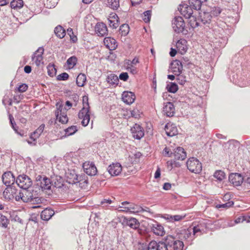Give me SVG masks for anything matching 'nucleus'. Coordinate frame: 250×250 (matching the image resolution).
Segmentation results:
<instances>
[{
  "instance_id": "nucleus-1",
  "label": "nucleus",
  "mask_w": 250,
  "mask_h": 250,
  "mask_svg": "<svg viewBox=\"0 0 250 250\" xmlns=\"http://www.w3.org/2000/svg\"><path fill=\"white\" fill-rule=\"evenodd\" d=\"M56 105V109L55 111V114L56 120L62 124L67 123L68 117L67 114V111L72 107V103L69 101H67L65 102V106L62 103L60 102H58Z\"/></svg>"
},
{
  "instance_id": "nucleus-2",
  "label": "nucleus",
  "mask_w": 250,
  "mask_h": 250,
  "mask_svg": "<svg viewBox=\"0 0 250 250\" xmlns=\"http://www.w3.org/2000/svg\"><path fill=\"white\" fill-rule=\"evenodd\" d=\"M83 107L78 113V117L82 120L81 123L83 126H87L90 121L89 105L88 102V97H83Z\"/></svg>"
},
{
  "instance_id": "nucleus-3",
  "label": "nucleus",
  "mask_w": 250,
  "mask_h": 250,
  "mask_svg": "<svg viewBox=\"0 0 250 250\" xmlns=\"http://www.w3.org/2000/svg\"><path fill=\"white\" fill-rule=\"evenodd\" d=\"M163 154L169 157L173 158L175 160L183 161L187 157V153L184 149L181 147H178L172 152L171 149L166 147L163 151Z\"/></svg>"
},
{
  "instance_id": "nucleus-4",
  "label": "nucleus",
  "mask_w": 250,
  "mask_h": 250,
  "mask_svg": "<svg viewBox=\"0 0 250 250\" xmlns=\"http://www.w3.org/2000/svg\"><path fill=\"white\" fill-rule=\"evenodd\" d=\"M118 208L120 212H129L136 213L144 211V209L141 207L127 201L122 202L118 206Z\"/></svg>"
},
{
  "instance_id": "nucleus-5",
  "label": "nucleus",
  "mask_w": 250,
  "mask_h": 250,
  "mask_svg": "<svg viewBox=\"0 0 250 250\" xmlns=\"http://www.w3.org/2000/svg\"><path fill=\"white\" fill-rule=\"evenodd\" d=\"M187 166L190 171L194 173H199L202 169L201 163L194 157L190 158L188 160Z\"/></svg>"
},
{
  "instance_id": "nucleus-6",
  "label": "nucleus",
  "mask_w": 250,
  "mask_h": 250,
  "mask_svg": "<svg viewBox=\"0 0 250 250\" xmlns=\"http://www.w3.org/2000/svg\"><path fill=\"white\" fill-rule=\"evenodd\" d=\"M167 244L170 247H172L173 250H183L184 243L176 239L172 235H168L166 238Z\"/></svg>"
},
{
  "instance_id": "nucleus-7",
  "label": "nucleus",
  "mask_w": 250,
  "mask_h": 250,
  "mask_svg": "<svg viewBox=\"0 0 250 250\" xmlns=\"http://www.w3.org/2000/svg\"><path fill=\"white\" fill-rule=\"evenodd\" d=\"M186 10L183 11L182 14L183 16L188 19V24L192 28L198 26L199 23L197 22L196 17L192 15V10L190 7H186Z\"/></svg>"
},
{
  "instance_id": "nucleus-8",
  "label": "nucleus",
  "mask_w": 250,
  "mask_h": 250,
  "mask_svg": "<svg viewBox=\"0 0 250 250\" xmlns=\"http://www.w3.org/2000/svg\"><path fill=\"white\" fill-rule=\"evenodd\" d=\"M16 183L19 187L23 189H27L32 185L31 179L26 175H19L17 180Z\"/></svg>"
},
{
  "instance_id": "nucleus-9",
  "label": "nucleus",
  "mask_w": 250,
  "mask_h": 250,
  "mask_svg": "<svg viewBox=\"0 0 250 250\" xmlns=\"http://www.w3.org/2000/svg\"><path fill=\"white\" fill-rule=\"evenodd\" d=\"M139 59L135 57L132 61L126 60L125 62V67L127 71L132 74H136L138 73V69L136 65L139 63Z\"/></svg>"
},
{
  "instance_id": "nucleus-10",
  "label": "nucleus",
  "mask_w": 250,
  "mask_h": 250,
  "mask_svg": "<svg viewBox=\"0 0 250 250\" xmlns=\"http://www.w3.org/2000/svg\"><path fill=\"white\" fill-rule=\"evenodd\" d=\"M172 27L174 30L177 33H184V29L185 27V23L182 17H176L172 21Z\"/></svg>"
},
{
  "instance_id": "nucleus-11",
  "label": "nucleus",
  "mask_w": 250,
  "mask_h": 250,
  "mask_svg": "<svg viewBox=\"0 0 250 250\" xmlns=\"http://www.w3.org/2000/svg\"><path fill=\"white\" fill-rule=\"evenodd\" d=\"M229 182L234 187L241 185L244 181V178L240 174L235 173H231L229 177Z\"/></svg>"
},
{
  "instance_id": "nucleus-12",
  "label": "nucleus",
  "mask_w": 250,
  "mask_h": 250,
  "mask_svg": "<svg viewBox=\"0 0 250 250\" xmlns=\"http://www.w3.org/2000/svg\"><path fill=\"white\" fill-rule=\"evenodd\" d=\"M83 167L84 172L89 175H95L97 172V167L92 162L89 161L85 162L83 164Z\"/></svg>"
},
{
  "instance_id": "nucleus-13",
  "label": "nucleus",
  "mask_w": 250,
  "mask_h": 250,
  "mask_svg": "<svg viewBox=\"0 0 250 250\" xmlns=\"http://www.w3.org/2000/svg\"><path fill=\"white\" fill-rule=\"evenodd\" d=\"M107 170L111 176H118L122 171V167L119 163H112L108 167Z\"/></svg>"
},
{
  "instance_id": "nucleus-14",
  "label": "nucleus",
  "mask_w": 250,
  "mask_h": 250,
  "mask_svg": "<svg viewBox=\"0 0 250 250\" xmlns=\"http://www.w3.org/2000/svg\"><path fill=\"white\" fill-rule=\"evenodd\" d=\"M45 127L44 124L41 125L34 132H33L30 136V138L32 141L28 140L27 142L29 144H32L35 145L36 143V140L38 138L41 134L42 133Z\"/></svg>"
},
{
  "instance_id": "nucleus-15",
  "label": "nucleus",
  "mask_w": 250,
  "mask_h": 250,
  "mask_svg": "<svg viewBox=\"0 0 250 250\" xmlns=\"http://www.w3.org/2000/svg\"><path fill=\"white\" fill-rule=\"evenodd\" d=\"M178 51L181 54H185L188 48V42L184 39H180L176 44Z\"/></svg>"
},
{
  "instance_id": "nucleus-16",
  "label": "nucleus",
  "mask_w": 250,
  "mask_h": 250,
  "mask_svg": "<svg viewBox=\"0 0 250 250\" xmlns=\"http://www.w3.org/2000/svg\"><path fill=\"white\" fill-rule=\"evenodd\" d=\"M131 131L133 136L136 139H140L144 135V132L143 128L138 124H135L131 127Z\"/></svg>"
},
{
  "instance_id": "nucleus-17",
  "label": "nucleus",
  "mask_w": 250,
  "mask_h": 250,
  "mask_svg": "<svg viewBox=\"0 0 250 250\" xmlns=\"http://www.w3.org/2000/svg\"><path fill=\"white\" fill-rule=\"evenodd\" d=\"M44 50L42 48H40L34 53V56L32 57V61L37 66H40L43 63L42 54Z\"/></svg>"
},
{
  "instance_id": "nucleus-18",
  "label": "nucleus",
  "mask_w": 250,
  "mask_h": 250,
  "mask_svg": "<svg viewBox=\"0 0 250 250\" xmlns=\"http://www.w3.org/2000/svg\"><path fill=\"white\" fill-rule=\"evenodd\" d=\"M95 31L99 36L103 37L107 34V28L103 22H98L95 26Z\"/></svg>"
},
{
  "instance_id": "nucleus-19",
  "label": "nucleus",
  "mask_w": 250,
  "mask_h": 250,
  "mask_svg": "<svg viewBox=\"0 0 250 250\" xmlns=\"http://www.w3.org/2000/svg\"><path fill=\"white\" fill-rule=\"evenodd\" d=\"M175 107L171 102L166 103L163 107V112L167 117H172L175 114Z\"/></svg>"
},
{
  "instance_id": "nucleus-20",
  "label": "nucleus",
  "mask_w": 250,
  "mask_h": 250,
  "mask_svg": "<svg viewBox=\"0 0 250 250\" xmlns=\"http://www.w3.org/2000/svg\"><path fill=\"white\" fill-rule=\"evenodd\" d=\"M165 130L167 135L169 137L174 136L178 134V129L175 124L168 123L166 124Z\"/></svg>"
},
{
  "instance_id": "nucleus-21",
  "label": "nucleus",
  "mask_w": 250,
  "mask_h": 250,
  "mask_svg": "<svg viewBox=\"0 0 250 250\" xmlns=\"http://www.w3.org/2000/svg\"><path fill=\"white\" fill-rule=\"evenodd\" d=\"M2 180L4 184L8 187L14 184L15 178L13 173L10 171H8L5 172L2 175Z\"/></svg>"
},
{
  "instance_id": "nucleus-22",
  "label": "nucleus",
  "mask_w": 250,
  "mask_h": 250,
  "mask_svg": "<svg viewBox=\"0 0 250 250\" xmlns=\"http://www.w3.org/2000/svg\"><path fill=\"white\" fill-rule=\"evenodd\" d=\"M171 70L175 75L180 74L183 70L182 62L177 60L173 61L171 63Z\"/></svg>"
},
{
  "instance_id": "nucleus-23",
  "label": "nucleus",
  "mask_w": 250,
  "mask_h": 250,
  "mask_svg": "<svg viewBox=\"0 0 250 250\" xmlns=\"http://www.w3.org/2000/svg\"><path fill=\"white\" fill-rule=\"evenodd\" d=\"M110 27L116 29L119 25V19L117 15L115 13H111L108 18Z\"/></svg>"
},
{
  "instance_id": "nucleus-24",
  "label": "nucleus",
  "mask_w": 250,
  "mask_h": 250,
  "mask_svg": "<svg viewBox=\"0 0 250 250\" xmlns=\"http://www.w3.org/2000/svg\"><path fill=\"white\" fill-rule=\"evenodd\" d=\"M122 99L124 103L130 104L134 102L135 95L133 92L125 91L122 94Z\"/></svg>"
},
{
  "instance_id": "nucleus-25",
  "label": "nucleus",
  "mask_w": 250,
  "mask_h": 250,
  "mask_svg": "<svg viewBox=\"0 0 250 250\" xmlns=\"http://www.w3.org/2000/svg\"><path fill=\"white\" fill-rule=\"evenodd\" d=\"M104 44L106 47L110 50H115L118 45L116 40L111 37H106L104 39Z\"/></svg>"
},
{
  "instance_id": "nucleus-26",
  "label": "nucleus",
  "mask_w": 250,
  "mask_h": 250,
  "mask_svg": "<svg viewBox=\"0 0 250 250\" xmlns=\"http://www.w3.org/2000/svg\"><path fill=\"white\" fill-rule=\"evenodd\" d=\"M124 222L125 223L127 226L133 229H137L140 225L139 222L135 218H125L124 219Z\"/></svg>"
},
{
  "instance_id": "nucleus-27",
  "label": "nucleus",
  "mask_w": 250,
  "mask_h": 250,
  "mask_svg": "<svg viewBox=\"0 0 250 250\" xmlns=\"http://www.w3.org/2000/svg\"><path fill=\"white\" fill-rule=\"evenodd\" d=\"M20 196L24 202H31L33 200L32 193L27 189H23L22 191L20 192Z\"/></svg>"
},
{
  "instance_id": "nucleus-28",
  "label": "nucleus",
  "mask_w": 250,
  "mask_h": 250,
  "mask_svg": "<svg viewBox=\"0 0 250 250\" xmlns=\"http://www.w3.org/2000/svg\"><path fill=\"white\" fill-rule=\"evenodd\" d=\"M151 230L155 234L158 236H163L165 233L164 227L158 223L153 224Z\"/></svg>"
},
{
  "instance_id": "nucleus-29",
  "label": "nucleus",
  "mask_w": 250,
  "mask_h": 250,
  "mask_svg": "<svg viewBox=\"0 0 250 250\" xmlns=\"http://www.w3.org/2000/svg\"><path fill=\"white\" fill-rule=\"evenodd\" d=\"M141 156L142 154L140 152H137L131 156H129L128 157V161L133 166H134V168H136V165H138L139 164Z\"/></svg>"
},
{
  "instance_id": "nucleus-30",
  "label": "nucleus",
  "mask_w": 250,
  "mask_h": 250,
  "mask_svg": "<svg viewBox=\"0 0 250 250\" xmlns=\"http://www.w3.org/2000/svg\"><path fill=\"white\" fill-rule=\"evenodd\" d=\"M54 214V211L53 210L46 208L41 212V217L42 220L47 221L51 218Z\"/></svg>"
},
{
  "instance_id": "nucleus-31",
  "label": "nucleus",
  "mask_w": 250,
  "mask_h": 250,
  "mask_svg": "<svg viewBox=\"0 0 250 250\" xmlns=\"http://www.w3.org/2000/svg\"><path fill=\"white\" fill-rule=\"evenodd\" d=\"M40 186L43 190L50 189L52 186L50 180L48 178L44 177L41 181Z\"/></svg>"
},
{
  "instance_id": "nucleus-32",
  "label": "nucleus",
  "mask_w": 250,
  "mask_h": 250,
  "mask_svg": "<svg viewBox=\"0 0 250 250\" xmlns=\"http://www.w3.org/2000/svg\"><path fill=\"white\" fill-rule=\"evenodd\" d=\"M78 183L81 188H85L88 183L87 177L84 174L79 175Z\"/></svg>"
},
{
  "instance_id": "nucleus-33",
  "label": "nucleus",
  "mask_w": 250,
  "mask_h": 250,
  "mask_svg": "<svg viewBox=\"0 0 250 250\" xmlns=\"http://www.w3.org/2000/svg\"><path fill=\"white\" fill-rule=\"evenodd\" d=\"M200 19L203 24L209 23L211 20L212 16L208 12H203L201 13L200 16Z\"/></svg>"
},
{
  "instance_id": "nucleus-34",
  "label": "nucleus",
  "mask_w": 250,
  "mask_h": 250,
  "mask_svg": "<svg viewBox=\"0 0 250 250\" xmlns=\"http://www.w3.org/2000/svg\"><path fill=\"white\" fill-rule=\"evenodd\" d=\"M56 35L59 38L62 39L65 35V30L61 25L56 26L54 30Z\"/></svg>"
},
{
  "instance_id": "nucleus-35",
  "label": "nucleus",
  "mask_w": 250,
  "mask_h": 250,
  "mask_svg": "<svg viewBox=\"0 0 250 250\" xmlns=\"http://www.w3.org/2000/svg\"><path fill=\"white\" fill-rule=\"evenodd\" d=\"M79 175L76 174L75 173L72 174H67V182L70 184H75L78 183V178Z\"/></svg>"
},
{
  "instance_id": "nucleus-36",
  "label": "nucleus",
  "mask_w": 250,
  "mask_h": 250,
  "mask_svg": "<svg viewBox=\"0 0 250 250\" xmlns=\"http://www.w3.org/2000/svg\"><path fill=\"white\" fill-rule=\"evenodd\" d=\"M107 82L110 84L117 85L119 82V78L117 76V75L111 74L108 75L107 77Z\"/></svg>"
},
{
  "instance_id": "nucleus-37",
  "label": "nucleus",
  "mask_w": 250,
  "mask_h": 250,
  "mask_svg": "<svg viewBox=\"0 0 250 250\" xmlns=\"http://www.w3.org/2000/svg\"><path fill=\"white\" fill-rule=\"evenodd\" d=\"M86 80V76L84 74H80L76 79V83L78 86H83Z\"/></svg>"
},
{
  "instance_id": "nucleus-38",
  "label": "nucleus",
  "mask_w": 250,
  "mask_h": 250,
  "mask_svg": "<svg viewBox=\"0 0 250 250\" xmlns=\"http://www.w3.org/2000/svg\"><path fill=\"white\" fill-rule=\"evenodd\" d=\"M206 1L207 0H189V3L194 9L199 10L201 7L202 3Z\"/></svg>"
},
{
  "instance_id": "nucleus-39",
  "label": "nucleus",
  "mask_w": 250,
  "mask_h": 250,
  "mask_svg": "<svg viewBox=\"0 0 250 250\" xmlns=\"http://www.w3.org/2000/svg\"><path fill=\"white\" fill-rule=\"evenodd\" d=\"M14 189L11 188H6L3 191V195L7 199L10 200L14 197L13 193H14Z\"/></svg>"
},
{
  "instance_id": "nucleus-40",
  "label": "nucleus",
  "mask_w": 250,
  "mask_h": 250,
  "mask_svg": "<svg viewBox=\"0 0 250 250\" xmlns=\"http://www.w3.org/2000/svg\"><path fill=\"white\" fill-rule=\"evenodd\" d=\"M10 4L13 9L21 8L23 5V1L22 0H13Z\"/></svg>"
},
{
  "instance_id": "nucleus-41",
  "label": "nucleus",
  "mask_w": 250,
  "mask_h": 250,
  "mask_svg": "<svg viewBox=\"0 0 250 250\" xmlns=\"http://www.w3.org/2000/svg\"><path fill=\"white\" fill-rule=\"evenodd\" d=\"M48 75L50 77L54 76L57 72V70L53 64H49L47 67Z\"/></svg>"
},
{
  "instance_id": "nucleus-42",
  "label": "nucleus",
  "mask_w": 250,
  "mask_h": 250,
  "mask_svg": "<svg viewBox=\"0 0 250 250\" xmlns=\"http://www.w3.org/2000/svg\"><path fill=\"white\" fill-rule=\"evenodd\" d=\"M129 31V27L126 24H123L120 27L119 32L122 36H125L127 35Z\"/></svg>"
},
{
  "instance_id": "nucleus-43",
  "label": "nucleus",
  "mask_w": 250,
  "mask_h": 250,
  "mask_svg": "<svg viewBox=\"0 0 250 250\" xmlns=\"http://www.w3.org/2000/svg\"><path fill=\"white\" fill-rule=\"evenodd\" d=\"M64 131L66 135H72L78 131L77 126L76 125H72L65 129Z\"/></svg>"
},
{
  "instance_id": "nucleus-44",
  "label": "nucleus",
  "mask_w": 250,
  "mask_h": 250,
  "mask_svg": "<svg viewBox=\"0 0 250 250\" xmlns=\"http://www.w3.org/2000/svg\"><path fill=\"white\" fill-rule=\"evenodd\" d=\"M109 7L113 10L117 9L120 6V0H108Z\"/></svg>"
},
{
  "instance_id": "nucleus-45",
  "label": "nucleus",
  "mask_w": 250,
  "mask_h": 250,
  "mask_svg": "<svg viewBox=\"0 0 250 250\" xmlns=\"http://www.w3.org/2000/svg\"><path fill=\"white\" fill-rule=\"evenodd\" d=\"M167 167L169 170H171L174 167H178L180 166V164L178 162H176V160H171L167 162Z\"/></svg>"
},
{
  "instance_id": "nucleus-46",
  "label": "nucleus",
  "mask_w": 250,
  "mask_h": 250,
  "mask_svg": "<svg viewBox=\"0 0 250 250\" xmlns=\"http://www.w3.org/2000/svg\"><path fill=\"white\" fill-rule=\"evenodd\" d=\"M214 177L219 181H222L225 178L226 174L222 170H217L214 173Z\"/></svg>"
},
{
  "instance_id": "nucleus-47",
  "label": "nucleus",
  "mask_w": 250,
  "mask_h": 250,
  "mask_svg": "<svg viewBox=\"0 0 250 250\" xmlns=\"http://www.w3.org/2000/svg\"><path fill=\"white\" fill-rule=\"evenodd\" d=\"M167 88L168 91L174 93L178 90V87L176 83H170L167 85Z\"/></svg>"
},
{
  "instance_id": "nucleus-48",
  "label": "nucleus",
  "mask_w": 250,
  "mask_h": 250,
  "mask_svg": "<svg viewBox=\"0 0 250 250\" xmlns=\"http://www.w3.org/2000/svg\"><path fill=\"white\" fill-rule=\"evenodd\" d=\"M8 224L9 220L7 217L4 215L0 214V226L6 228Z\"/></svg>"
},
{
  "instance_id": "nucleus-49",
  "label": "nucleus",
  "mask_w": 250,
  "mask_h": 250,
  "mask_svg": "<svg viewBox=\"0 0 250 250\" xmlns=\"http://www.w3.org/2000/svg\"><path fill=\"white\" fill-rule=\"evenodd\" d=\"M77 61V58L76 57L72 56L67 60V63L70 68H73L76 65Z\"/></svg>"
},
{
  "instance_id": "nucleus-50",
  "label": "nucleus",
  "mask_w": 250,
  "mask_h": 250,
  "mask_svg": "<svg viewBox=\"0 0 250 250\" xmlns=\"http://www.w3.org/2000/svg\"><path fill=\"white\" fill-rule=\"evenodd\" d=\"M151 16V11L150 10L145 12L143 14L142 18L143 21L147 23L150 21Z\"/></svg>"
},
{
  "instance_id": "nucleus-51",
  "label": "nucleus",
  "mask_w": 250,
  "mask_h": 250,
  "mask_svg": "<svg viewBox=\"0 0 250 250\" xmlns=\"http://www.w3.org/2000/svg\"><path fill=\"white\" fill-rule=\"evenodd\" d=\"M58 3V0H46L44 5L48 8L54 7Z\"/></svg>"
},
{
  "instance_id": "nucleus-52",
  "label": "nucleus",
  "mask_w": 250,
  "mask_h": 250,
  "mask_svg": "<svg viewBox=\"0 0 250 250\" xmlns=\"http://www.w3.org/2000/svg\"><path fill=\"white\" fill-rule=\"evenodd\" d=\"M176 80L178 83L181 85H184L187 81L186 77L180 74H177Z\"/></svg>"
},
{
  "instance_id": "nucleus-53",
  "label": "nucleus",
  "mask_w": 250,
  "mask_h": 250,
  "mask_svg": "<svg viewBox=\"0 0 250 250\" xmlns=\"http://www.w3.org/2000/svg\"><path fill=\"white\" fill-rule=\"evenodd\" d=\"M159 243H157L156 241H151L148 246L147 250H158Z\"/></svg>"
},
{
  "instance_id": "nucleus-54",
  "label": "nucleus",
  "mask_w": 250,
  "mask_h": 250,
  "mask_svg": "<svg viewBox=\"0 0 250 250\" xmlns=\"http://www.w3.org/2000/svg\"><path fill=\"white\" fill-rule=\"evenodd\" d=\"M67 34L70 36V40L73 42H76L77 41V37L74 34L72 28H69L67 29Z\"/></svg>"
},
{
  "instance_id": "nucleus-55",
  "label": "nucleus",
  "mask_w": 250,
  "mask_h": 250,
  "mask_svg": "<svg viewBox=\"0 0 250 250\" xmlns=\"http://www.w3.org/2000/svg\"><path fill=\"white\" fill-rule=\"evenodd\" d=\"M142 112L137 108H134L131 111V115L132 117L135 118H139L141 117Z\"/></svg>"
},
{
  "instance_id": "nucleus-56",
  "label": "nucleus",
  "mask_w": 250,
  "mask_h": 250,
  "mask_svg": "<svg viewBox=\"0 0 250 250\" xmlns=\"http://www.w3.org/2000/svg\"><path fill=\"white\" fill-rule=\"evenodd\" d=\"M167 246L166 241L165 242H159L158 250H168Z\"/></svg>"
},
{
  "instance_id": "nucleus-57",
  "label": "nucleus",
  "mask_w": 250,
  "mask_h": 250,
  "mask_svg": "<svg viewBox=\"0 0 250 250\" xmlns=\"http://www.w3.org/2000/svg\"><path fill=\"white\" fill-rule=\"evenodd\" d=\"M69 75L67 73H62L57 77V79L59 81H65L68 79Z\"/></svg>"
},
{
  "instance_id": "nucleus-58",
  "label": "nucleus",
  "mask_w": 250,
  "mask_h": 250,
  "mask_svg": "<svg viewBox=\"0 0 250 250\" xmlns=\"http://www.w3.org/2000/svg\"><path fill=\"white\" fill-rule=\"evenodd\" d=\"M233 205V202L232 201H229L225 204H219L216 206L217 208H229L231 207Z\"/></svg>"
},
{
  "instance_id": "nucleus-59",
  "label": "nucleus",
  "mask_w": 250,
  "mask_h": 250,
  "mask_svg": "<svg viewBox=\"0 0 250 250\" xmlns=\"http://www.w3.org/2000/svg\"><path fill=\"white\" fill-rule=\"evenodd\" d=\"M28 86L24 83L21 84L18 88V90L20 92H24L27 90Z\"/></svg>"
},
{
  "instance_id": "nucleus-60",
  "label": "nucleus",
  "mask_w": 250,
  "mask_h": 250,
  "mask_svg": "<svg viewBox=\"0 0 250 250\" xmlns=\"http://www.w3.org/2000/svg\"><path fill=\"white\" fill-rule=\"evenodd\" d=\"M128 75L126 72H123L119 75V79L124 81H126L128 79Z\"/></svg>"
},
{
  "instance_id": "nucleus-61",
  "label": "nucleus",
  "mask_w": 250,
  "mask_h": 250,
  "mask_svg": "<svg viewBox=\"0 0 250 250\" xmlns=\"http://www.w3.org/2000/svg\"><path fill=\"white\" fill-rule=\"evenodd\" d=\"M246 219H247V217H246V216H240V217L237 218L235 220V223L236 224H238V223H242L244 221H246Z\"/></svg>"
},
{
  "instance_id": "nucleus-62",
  "label": "nucleus",
  "mask_w": 250,
  "mask_h": 250,
  "mask_svg": "<svg viewBox=\"0 0 250 250\" xmlns=\"http://www.w3.org/2000/svg\"><path fill=\"white\" fill-rule=\"evenodd\" d=\"M185 217V215H173V222L175 221H179L182 219H183Z\"/></svg>"
},
{
  "instance_id": "nucleus-63",
  "label": "nucleus",
  "mask_w": 250,
  "mask_h": 250,
  "mask_svg": "<svg viewBox=\"0 0 250 250\" xmlns=\"http://www.w3.org/2000/svg\"><path fill=\"white\" fill-rule=\"evenodd\" d=\"M173 215H171L169 214H165L164 216V218L166 220L170 222H173Z\"/></svg>"
},
{
  "instance_id": "nucleus-64",
  "label": "nucleus",
  "mask_w": 250,
  "mask_h": 250,
  "mask_svg": "<svg viewBox=\"0 0 250 250\" xmlns=\"http://www.w3.org/2000/svg\"><path fill=\"white\" fill-rule=\"evenodd\" d=\"M171 188V185L169 183H165L164 185L163 188L164 190H167Z\"/></svg>"
}]
</instances>
